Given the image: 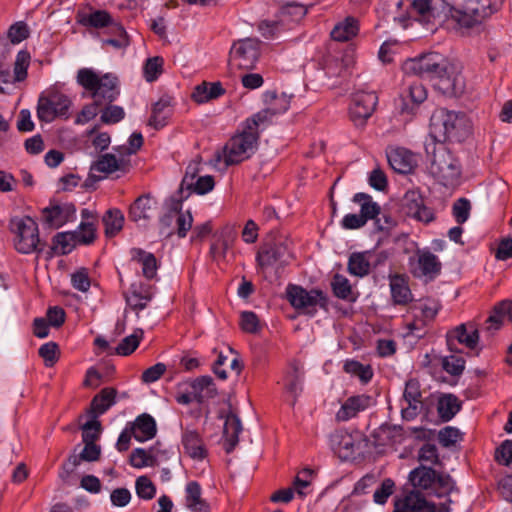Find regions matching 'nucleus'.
Returning a JSON list of instances; mask_svg holds the SVG:
<instances>
[{"instance_id": "nucleus-19", "label": "nucleus", "mask_w": 512, "mask_h": 512, "mask_svg": "<svg viewBox=\"0 0 512 512\" xmlns=\"http://www.w3.org/2000/svg\"><path fill=\"white\" fill-rule=\"evenodd\" d=\"M193 218L190 212H179L173 211L165 215L160 220L161 233L170 235L172 233V227H175L179 237H185L188 230L192 227Z\"/></svg>"}, {"instance_id": "nucleus-28", "label": "nucleus", "mask_w": 512, "mask_h": 512, "mask_svg": "<svg viewBox=\"0 0 512 512\" xmlns=\"http://www.w3.org/2000/svg\"><path fill=\"white\" fill-rule=\"evenodd\" d=\"M74 212V208L70 205L54 204L43 209L42 215L45 223L58 228L64 225Z\"/></svg>"}, {"instance_id": "nucleus-46", "label": "nucleus", "mask_w": 512, "mask_h": 512, "mask_svg": "<svg viewBox=\"0 0 512 512\" xmlns=\"http://www.w3.org/2000/svg\"><path fill=\"white\" fill-rule=\"evenodd\" d=\"M112 37L102 40V47L112 46L114 49H125L129 45V37L124 28L119 24H113L109 30Z\"/></svg>"}, {"instance_id": "nucleus-14", "label": "nucleus", "mask_w": 512, "mask_h": 512, "mask_svg": "<svg viewBox=\"0 0 512 512\" xmlns=\"http://www.w3.org/2000/svg\"><path fill=\"white\" fill-rule=\"evenodd\" d=\"M287 297L292 306L297 309H305L310 312L317 306H325V296L319 290L307 291L304 288L297 285H288L286 289Z\"/></svg>"}, {"instance_id": "nucleus-25", "label": "nucleus", "mask_w": 512, "mask_h": 512, "mask_svg": "<svg viewBox=\"0 0 512 512\" xmlns=\"http://www.w3.org/2000/svg\"><path fill=\"white\" fill-rule=\"evenodd\" d=\"M128 426L138 442L152 439L157 431L154 418L146 413L139 415L133 422L128 423Z\"/></svg>"}, {"instance_id": "nucleus-42", "label": "nucleus", "mask_w": 512, "mask_h": 512, "mask_svg": "<svg viewBox=\"0 0 512 512\" xmlns=\"http://www.w3.org/2000/svg\"><path fill=\"white\" fill-rule=\"evenodd\" d=\"M153 292L150 286L132 285L127 297L128 305L133 309H143L152 299Z\"/></svg>"}, {"instance_id": "nucleus-44", "label": "nucleus", "mask_w": 512, "mask_h": 512, "mask_svg": "<svg viewBox=\"0 0 512 512\" xmlns=\"http://www.w3.org/2000/svg\"><path fill=\"white\" fill-rule=\"evenodd\" d=\"M143 336L144 332L142 329H135L132 334L124 337L120 341V343L115 347L114 353L119 356L131 355L138 348Z\"/></svg>"}, {"instance_id": "nucleus-29", "label": "nucleus", "mask_w": 512, "mask_h": 512, "mask_svg": "<svg viewBox=\"0 0 512 512\" xmlns=\"http://www.w3.org/2000/svg\"><path fill=\"white\" fill-rule=\"evenodd\" d=\"M188 384L197 403H204L217 395L215 383L210 376H200Z\"/></svg>"}, {"instance_id": "nucleus-8", "label": "nucleus", "mask_w": 512, "mask_h": 512, "mask_svg": "<svg viewBox=\"0 0 512 512\" xmlns=\"http://www.w3.org/2000/svg\"><path fill=\"white\" fill-rule=\"evenodd\" d=\"M12 229L15 233V248L23 254H29L37 250L40 242L38 226L30 217H23L12 221Z\"/></svg>"}, {"instance_id": "nucleus-15", "label": "nucleus", "mask_w": 512, "mask_h": 512, "mask_svg": "<svg viewBox=\"0 0 512 512\" xmlns=\"http://www.w3.org/2000/svg\"><path fill=\"white\" fill-rule=\"evenodd\" d=\"M30 63V55L27 51L17 54L14 64V75L0 65V92L10 94L15 89L16 82L23 81L27 77V69Z\"/></svg>"}, {"instance_id": "nucleus-61", "label": "nucleus", "mask_w": 512, "mask_h": 512, "mask_svg": "<svg viewBox=\"0 0 512 512\" xmlns=\"http://www.w3.org/2000/svg\"><path fill=\"white\" fill-rule=\"evenodd\" d=\"M101 423L97 418H92L82 426V441L83 442H95L100 437Z\"/></svg>"}, {"instance_id": "nucleus-33", "label": "nucleus", "mask_w": 512, "mask_h": 512, "mask_svg": "<svg viewBox=\"0 0 512 512\" xmlns=\"http://www.w3.org/2000/svg\"><path fill=\"white\" fill-rule=\"evenodd\" d=\"M242 431L240 419L235 414H228L224 422L223 436L226 443V452L230 453L239 441V434Z\"/></svg>"}, {"instance_id": "nucleus-13", "label": "nucleus", "mask_w": 512, "mask_h": 512, "mask_svg": "<svg viewBox=\"0 0 512 512\" xmlns=\"http://www.w3.org/2000/svg\"><path fill=\"white\" fill-rule=\"evenodd\" d=\"M257 262L262 268L284 266L292 259L288 245L283 242H274L263 245L257 253Z\"/></svg>"}, {"instance_id": "nucleus-6", "label": "nucleus", "mask_w": 512, "mask_h": 512, "mask_svg": "<svg viewBox=\"0 0 512 512\" xmlns=\"http://www.w3.org/2000/svg\"><path fill=\"white\" fill-rule=\"evenodd\" d=\"M435 133L444 141L460 142L469 136L472 125L463 114L442 110L432 118Z\"/></svg>"}, {"instance_id": "nucleus-57", "label": "nucleus", "mask_w": 512, "mask_h": 512, "mask_svg": "<svg viewBox=\"0 0 512 512\" xmlns=\"http://www.w3.org/2000/svg\"><path fill=\"white\" fill-rule=\"evenodd\" d=\"M153 456H151L146 449L144 448H136L132 451L130 455V464L131 466L141 469L145 467H153L156 466L153 462Z\"/></svg>"}, {"instance_id": "nucleus-58", "label": "nucleus", "mask_w": 512, "mask_h": 512, "mask_svg": "<svg viewBox=\"0 0 512 512\" xmlns=\"http://www.w3.org/2000/svg\"><path fill=\"white\" fill-rule=\"evenodd\" d=\"M125 117V111L117 105H108L105 107L100 116L102 123L111 125L120 122Z\"/></svg>"}, {"instance_id": "nucleus-54", "label": "nucleus", "mask_w": 512, "mask_h": 512, "mask_svg": "<svg viewBox=\"0 0 512 512\" xmlns=\"http://www.w3.org/2000/svg\"><path fill=\"white\" fill-rule=\"evenodd\" d=\"M466 361L463 357L449 355L441 358V366L451 376H460L465 369Z\"/></svg>"}, {"instance_id": "nucleus-24", "label": "nucleus", "mask_w": 512, "mask_h": 512, "mask_svg": "<svg viewBox=\"0 0 512 512\" xmlns=\"http://www.w3.org/2000/svg\"><path fill=\"white\" fill-rule=\"evenodd\" d=\"M373 403V399L369 395H356L349 397L341 406L336 414L340 421H347L357 415V413L366 410Z\"/></svg>"}, {"instance_id": "nucleus-35", "label": "nucleus", "mask_w": 512, "mask_h": 512, "mask_svg": "<svg viewBox=\"0 0 512 512\" xmlns=\"http://www.w3.org/2000/svg\"><path fill=\"white\" fill-rule=\"evenodd\" d=\"M225 92L220 82H203L192 92V99L197 103H205L219 98Z\"/></svg>"}, {"instance_id": "nucleus-9", "label": "nucleus", "mask_w": 512, "mask_h": 512, "mask_svg": "<svg viewBox=\"0 0 512 512\" xmlns=\"http://www.w3.org/2000/svg\"><path fill=\"white\" fill-rule=\"evenodd\" d=\"M411 274L418 279L429 282L437 278L442 270L439 258L429 250H417L409 261Z\"/></svg>"}, {"instance_id": "nucleus-37", "label": "nucleus", "mask_w": 512, "mask_h": 512, "mask_svg": "<svg viewBox=\"0 0 512 512\" xmlns=\"http://www.w3.org/2000/svg\"><path fill=\"white\" fill-rule=\"evenodd\" d=\"M404 200L409 216L424 222L432 220V213L423 205V201L418 195L415 193H407Z\"/></svg>"}, {"instance_id": "nucleus-27", "label": "nucleus", "mask_w": 512, "mask_h": 512, "mask_svg": "<svg viewBox=\"0 0 512 512\" xmlns=\"http://www.w3.org/2000/svg\"><path fill=\"white\" fill-rule=\"evenodd\" d=\"M117 390L112 387L103 388L91 401L89 414L98 418L116 403Z\"/></svg>"}, {"instance_id": "nucleus-47", "label": "nucleus", "mask_w": 512, "mask_h": 512, "mask_svg": "<svg viewBox=\"0 0 512 512\" xmlns=\"http://www.w3.org/2000/svg\"><path fill=\"white\" fill-rule=\"evenodd\" d=\"M105 225V233L107 236L112 237L117 234L123 227L124 215L118 209H112L106 212L103 217Z\"/></svg>"}, {"instance_id": "nucleus-17", "label": "nucleus", "mask_w": 512, "mask_h": 512, "mask_svg": "<svg viewBox=\"0 0 512 512\" xmlns=\"http://www.w3.org/2000/svg\"><path fill=\"white\" fill-rule=\"evenodd\" d=\"M158 209V202L150 193L139 196L129 208V218L138 225H145Z\"/></svg>"}, {"instance_id": "nucleus-3", "label": "nucleus", "mask_w": 512, "mask_h": 512, "mask_svg": "<svg viewBox=\"0 0 512 512\" xmlns=\"http://www.w3.org/2000/svg\"><path fill=\"white\" fill-rule=\"evenodd\" d=\"M257 145L256 133L243 124L242 130L215 153L214 164L216 166L223 164L224 167L238 164L250 158L255 153Z\"/></svg>"}, {"instance_id": "nucleus-45", "label": "nucleus", "mask_w": 512, "mask_h": 512, "mask_svg": "<svg viewBox=\"0 0 512 512\" xmlns=\"http://www.w3.org/2000/svg\"><path fill=\"white\" fill-rule=\"evenodd\" d=\"M353 202L360 205V215L363 217L365 222H367L369 219H374L380 213V206L374 202L371 196L368 194H355L353 197Z\"/></svg>"}, {"instance_id": "nucleus-2", "label": "nucleus", "mask_w": 512, "mask_h": 512, "mask_svg": "<svg viewBox=\"0 0 512 512\" xmlns=\"http://www.w3.org/2000/svg\"><path fill=\"white\" fill-rule=\"evenodd\" d=\"M503 0H466L462 9H452L449 21L462 34L478 27L499 11Z\"/></svg>"}, {"instance_id": "nucleus-56", "label": "nucleus", "mask_w": 512, "mask_h": 512, "mask_svg": "<svg viewBox=\"0 0 512 512\" xmlns=\"http://www.w3.org/2000/svg\"><path fill=\"white\" fill-rule=\"evenodd\" d=\"M312 478L313 471L309 468H305L297 474L293 482V489L299 496H305L308 494V488L310 487Z\"/></svg>"}, {"instance_id": "nucleus-49", "label": "nucleus", "mask_w": 512, "mask_h": 512, "mask_svg": "<svg viewBox=\"0 0 512 512\" xmlns=\"http://www.w3.org/2000/svg\"><path fill=\"white\" fill-rule=\"evenodd\" d=\"M264 97L267 107L273 112L274 116L284 113L290 106V99L284 93L277 95L275 92H266Z\"/></svg>"}, {"instance_id": "nucleus-64", "label": "nucleus", "mask_w": 512, "mask_h": 512, "mask_svg": "<svg viewBox=\"0 0 512 512\" xmlns=\"http://www.w3.org/2000/svg\"><path fill=\"white\" fill-rule=\"evenodd\" d=\"M163 59L160 57L149 58L144 65V77L152 82L162 73Z\"/></svg>"}, {"instance_id": "nucleus-12", "label": "nucleus", "mask_w": 512, "mask_h": 512, "mask_svg": "<svg viewBox=\"0 0 512 512\" xmlns=\"http://www.w3.org/2000/svg\"><path fill=\"white\" fill-rule=\"evenodd\" d=\"M114 153H105L91 165V173L98 178H105L108 175L121 171L127 172L129 169V160L124 157L122 148H114Z\"/></svg>"}, {"instance_id": "nucleus-39", "label": "nucleus", "mask_w": 512, "mask_h": 512, "mask_svg": "<svg viewBox=\"0 0 512 512\" xmlns=\"http://www.w3.org/2000/svg\"><path fill=\"white\" fill-rule=\"evenodd\" d=\"M171 115V102L169 98H161L156 102L152 109V115L148 121V125L160 129L166 125Z\"/></svg>"}, {"instance_id": "nucleus-32", "label": "nucleus", "mask_w": 512, "mask_h": 512, "mask_svg": "<svg viewBox=\"0 0 512 512\" xmlns=\"http://www.w3.org/2000/svg\"><path fill=\"white\" fill-rule=\"evenodd\" d=\"M84 448L81 451L80 455H73L71 456L67 462L63 464V470L69 474L73 472V470L80 464V462L83 461H96L98 460L101 448L99 445H97L95 442H83Z\"/></svg>"}, {"instance_id": "nucleus-53", "label": "nucleus", "mask_w": 512, "mask_h": 512, "mask_svg": "<svg viewBox=\"0 0 512 512\" xmlns=\"http://www.w3.org/2000/svg\"><path fill=\"white\" fill-rule=\"evenodd\" d=\"M331 286L334 294L341 299L353 300V291L349 280L340 274L333 277Z\"/></svg>"}, {"instance_id": "nucleus-43", "label": "nucleus", "mask_w": 512, "mask_h": 512, "mask_svg": "<svg viewBox=\"0 0 512 512\" xmlns=\"http://www.w3.org/2000/svg\"><path fill=\"white\" fill-rule=\"evenodd\" d=\"M411 14L424 24L433 23L436 18V11L431 5V0H414L411 5Z\"/></svg>"}, {"instance_id": "nucleus-52", "label": "nucleus", "mask_w": 512, "mask_h": 512, "mask_svg": "<svg viewBox=\"0 0 512 512\" xmlns=\"http://www.w3.org/2000/svg\"><path fill=\"white\" fill-rule=\"evenodd\" d=\"M273 116V112H271V110L266 107L265 109L253 115L251 118L247 119L244 125L251 131H254L259 138V131L271 122Z\"/></svg>"}, {"instance_id": "nucleus-10", "label": "nucleus", "mask_w": 512, "mask_h": 512, "mask_svg": "<svg viewBox=\"0 0 512 512\" xmlns=\"http://www.w3.org/2000/svg\"><path fill=\"white\" fill-rule=\"evenodd\" d=\"M392 512H450V508L445 503L437 507L428 502L419 491L412 490L395 499Z\"/></svg>"}, {"instance_id": "nucleus-16", "label": "nucleus", "mask_w": 512, "mask_h": 512, "mask_svg": "<svg viewBox=\"0 0 512 512\" xmlns=\"http://www.w3.org/2000/svg\"><path fill=\"white\" fill-rule=\"evenodd\" d=\"M378 102L375 92H357L350 106V116L356 126H363L373 114Z\"/></svg>"}, {"instance_id": "nucleus-50", "label": "nucleus", "mask_w": 512, "mask_h": 512, "mask_svg": "<svg viewBox=\"0 0 512 512\" xmlns=\"http://www.w3.org/2000/svg\"><path fill=\"white\" fill-rule=\"evenodd\" d=\"M77 244V235L73 232L58 233L53 240L54 250L59 254L71 252Z\"/></svg>"}, {"instance_id": "nucleus-59", "label": "nucleus", "mask_w": 512, "mask_h": 512, "mask_svg": "<svg viewBox=\"0 0 512 512\" xmlns=\"http://www.w3.org/2000/svg\"><path fill=\"white\" fill-rule=\"evenodd\" d=\"M395 483L392 479L386 478L382 481L381 485L375 490L373 494V501L376 504L383 505L387 502L388 498L393 494Z\"/></svg>"}, {"instance_id": "nucleus-18", "label": "nucleus", "mask_w": 512, "mask_h": 512, "mask_svg": "<svg viewBox=\"0 0 512 512\" xmlns=\"http://www.w3.org/2000/svg\"><path fill=\"white\" fill-rule=\"evenodd\" d=\"M387 159L391 168L401 174L411 173L418 164L417 156L402 147L390 148Z\"/></svg>"}, {"instance_id": "nucleus-22", "label": "nucleus", "mask_w": 512, "mask_h": 512, "mask_svg": "<svg viewBox=\"0 0 512 512\" xmlns=\"http://www.w3.org/2000/svg\"><path fill=\"white\" fill-rule=\"evenodd\" d=\"M184 506L190 512H210V503L203 497L201 485L189 481L184 489Z\"/></svg>"}, {"instance_id": "nucleus-60", "label": "nucleus", "mask_w": 512, "mask_h": 512, "mask_svg": "<svg viewBox=\"0 0 512 512\" xmlns=\"http://www.w3.org/2000/svg\"><path fill=\"white\" fill-rule=\"evenodd\" d=\"M307 7L303 4L291 2L285 4L281 9V15L291 21H300L307 14Z\"/></svg>"}, {"instance_id": "nucleus-31", "label": "nucleus", "mask_w": 512, "mask_h": 512, "mask_svg": "<svg viewBox=\"0 0 512 512\" xmlns=\"http://www.w3.org/2000/svg\"><path fill=\"white\" fill-rule=\"evenodd\" d=\"M426 98L427 91L424 85L419 82L410 84L406 94L402 97L401 112L412 113L414 108L424 102Z\"/></svg>"}, {"instance_id": "nucleus-21", "label": "nucleus", "mask_w": 512, "mask_h": 512, "mask_svg": "<svg viewBox=\"0 0 512 512\" xmlns=\"http://www.w3.org/2000/svg\"><path fill=\"white\" fill-rule=\"evenodd\" d=\"M304 382L303 365L298 360L289 362L283 378V385L287 393L293 397V402L301 394Z\"/></svg>"}, {"instance_id": "nucleus-41", "label": "nucleus", "mask_w": 512, "mask_h": 512, "mask_svg": "<svg viewBox=\"0 0 512 512\" xmlns=\"http://www.w3.org/2000/svg\"><path fill=\"white\" fill-rule=\"evenodd\" d=\"M359 25L354 17H346L343 21L335 25L331 31V36L336 41H348L357 35Z\"/></svg>"}, {"instance_id": "nucleus-30", "label": "nucleus", "mask_w": 512, "mask_h": 512, "mask_svg": "<svg viewBox=\"0 0 512 512\" xmlns=\"http://www.w3.org/2000/svg\"><path fill=\"white\" fill-rule=\"evenodd\" d=\"M411 485L418 490H430L436 486V471L430 467L419 466L409 473Z\"/></svg>"}, {"instance_id": "nucleus-62", "label": "nucleus", "mask_w": 512, "mask_h": 512, "mask_svg": "<svg viewBox=\"0 0 512 512\" xmlns=\"http://www.w3.org/2000/svg\"><path fill=\"white\" fill-rule=\"evenodd\" d=\"M487 320H512V300L506 299L496 304Z\"/></svg>"}, {"instance_id": "nucleus-4", "label": "nucleus", "mask_w": 512, "mask_h": 512, "mask_svg": "<svg viewBox=\"0 0 512 512\" xmlns=\"http://www.w3.org/2000/svg\"><path fill=\"white\" fill-rule=\"evenodd\" d=\"M430 173L443 186L455 188L461 183V165L442 143L434 144Z\"/></svg>"}, {"instance_id": "nucleus-55", "label": "nucleus", "mask_w": 512, "mask_h": 512, "mask_svg": "<svg viewBox=\"0 0 512 512\" xmlns=\"http://www.w3.org/2000/svg\"><path fill=\"white\" fill-rule=\"evenodd\" d=\"M135 489L137 496L143 500H151L156 494V486L147 476H140L136 479Z\"/></svg>"}, {"instance_id": "nucleus-34", "label": "nucleus", "mask_w": 512, "mask_h": 512, "mask_svg": "<svg viewBox=\"0 0 512 512\" xmlns=\"http://www.w3.org/2000/svg\"><path fill=\"white\" fill-rule=\"evenodd\" d=\"M372 253L365 252H354L348 259V272L357 277H364L369 274L371 266Z\"/></svg>"}, {"instance_id": "nucleus-51", "label": "nucleus", "mask_w": 512, "mask_h": 512, "mask_svg": "<svg viewBox=\"0 0 512 512\" xmlns=\"http://www.w3.org/2000/svg\"><path fill=\"white\" fill-rule=\"evenodd\" d=\"M344 371L357 376L363 383L369 382L373 377V370L370 365H364L356 360H348L344 364Z\"/></svg>"}, {"instance_id": "nucleus-40", "label": "nucleus", "mask_w": 512, "mask_h": 512, "mask_svg": "<svg viewBox=\"0 0 512 512\" xmlns=\"http://www.w3.org/2000/svg\"><path fill=\"white\" fill-rule=\"evenodd\" d=\"M460 409L461 403L453 394H445L438 400L437 412L439 417L445 422L450 421Z\"/></svg>"}, {"instance_id": "nucleus-20", "label": "nucleus", "mask_w": 512, "mask_h": 512, "mask_svg": "<svg viewBox=\"0 0 512 512\" xmlns=\"http://www.w3.org/2000/svg\"><path fill=\"white\" fill-rule=\"evenodd\" d=\"M403 400L407 403L402 407V416L410 420L417 416L418 408L422 403V393L418 380L412 378L406 381L403 393Z\"/></svg>"}, {"instance_id": "nucleus-38", "label": "nucleus", "mask_w": 512, "mask_h": 512, "mask_svg": "<svg viewBox=\"0 0 512 512\" xmlns=\"http://www.w3.org/2000/svg\"><path fill=\"white\" fill-rule=\"evenodd\" d=\"M390 289L393 300L398 304H405L412 299L407 278L403 275L390 277Z\"/></svg>"}, {"instance_id": "nucleus-5", "label": "nucleus", "mask_w": 512, "mask_h": 512, "mask_svg": "<svg viewBox=\"0 0 512 512\" xmlns=\"http://www.w3.org/2000/svg\"><path fill=\"white\" fill-rule=\"evenodd\" d=\"M77 82L90 91L100 105L113 102L119 95L118 79L111 73L100 76L90 68H82L77 73Z\"/></svg>"}, {"instance_id": "nucleus-63", "label": "nucleus", "mask_w": 512, "mask_h": 512, "mask_svg": "<svg viewBox=\"0 0 512 512\" xmlns=\"http://www.w3.org/2000/svg\"><path fill=\"white\" fill-rule=\"evenodd\" d=\"M39 355L47 367H52L59 359V348L55 342H48L39 348Z\"/></svg>"}, {"instance_id": "nucleus-36", "label": "nucleus", "mask_w": 512, "mask_h": 512, "mask_svg": "<svg viewBox=\"0 0 512 512\" xmlns=\"http://www.w3.org/2000/svg\"><path fill=\"white\" fill-rule=\"evenodd\" d=\"M131 258L137 262L142 269V274L147 279H152L157 273V260L155 256L139 248H133L131 250Z\"/></svg>"}, {"instance_id": "nucleus-48", "label": "nucleus", "mask_w": 512, "mask_h": 512, "mask_svg": "<svg viewBox=\"0 0 512 512\" xmlns=\"http://www.w3.org/2000/svg\"><path fill=\"white\" fill-rule=\"evenodd\" d=\"M82 23L86 26H91L94 28H108V31L112 28L113 24H117L114 22L109 13L103 10L94 11L88 15H86L82 19Z\"/></svg>"}, {"instance_id": "nucleus-11", "label": "nucleus", "mask_w": 512, "mask_h": 512, "mask_svg": "<svg viewBox=\"0 0 512 512\" xmlns=\"http://www.w3.org/2000/svg\"><path fill=\"white\" fill-rule=\"evenodd\" d=\"M70 107L71 100L63 94L41 96L38 100L37 116L41 121L52 122L57 117H67Z\"/></svg>"}, {"instance_id": "nucleus-26", "label": "nucleus", "mask_w": 512, "mask_h": 512, "mask_svg": "<svg viewBox=\"0 0 512 512\" xmlns=\"http://www.w3.org/2000/svg\"><path fill=\"white\" fill-rule=\"evenodd\" d=\"M182 445L185 453L196 461H202L207 456L204 442L198 432L187 430L182 435Z\"/></svg>"}, {"instance_id": "nucleus-7", "label": "nucleus", "mask_w": 512, "mask_h": 512, "mask_svg": "<svg viewBox=\"0 0 512 512\" xmlns=\"http://www.w3.org/2000/svg\"><path fill=\"white\" fill-rule=\"evenodd\" d=\"M260 57V41L256 38H245L234 42L229 53L231 70H252Z\"/></svg>"}, {"instance_id": "nucleus-1", "label": "nucleus", "mask_w": 512, "mask_h": 512, "mask_svg": "<svg viewBox=\"0 0 512 512\" xmlns=\"http://www.w3.org/2000/svg\"><path fill=\"white\" fill-rule=\"evenodd\" d=\"M407 75H415L434 81V86L445 95L457 96L464 92L465 81L462 67L439 53H428L408 59L403 64Z\"/></svg>"}, {"instance_id": "nucleus-23", "label": "nucleus", "mask_w": 512, "mask_h": 512, "mask_svg": "<svg viewBox=\"0 0 512 512\" xmlns=\"http://www.w3.org/2000/svg\"><path fill=\"white\" fill-rule=\"evenodd\" d=\"M454 341H457L459 344L469 349H474L479 341L478 330L462 323L447 335V343L450 350H454Z\"/></svg>"}]
</instances>
